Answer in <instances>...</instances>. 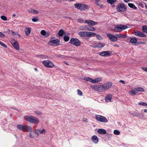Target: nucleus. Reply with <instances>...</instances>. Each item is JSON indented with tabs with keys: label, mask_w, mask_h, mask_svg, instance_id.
I'll return each instance as SVG.
<instances>
[{
	"label": "nucleus",
	"mask_w": 147,
	"mask_h": 147,
	"mask_svg": "<svg viewBox=\"0 0 147 147\" xmlns=\"http://www.w3.org/2000/svg\"><path fill=\"white\" fill-rule=\"evenodd\" d=\"M112 83L109 82L102 85H95L90 86L91 88L94 90L99 92H103L109 88L112 85Z\"/></svg>",
	"instance_id": "obj_1"
},
{
	"label": "nucleus",
	"mask_w": 147,
	"mask_h": 147,
	"mask_svg": "<svg viewBox=\"0 0 147 147\" xmlns=\"http://www.w3.org/2000/svg\"><path fill=\"white\" fill-rule=\"evenodd\" d=\"M26 121L32 124H38L40 122L39 120L37 117L27 115L24 117Z\"/></svg>",
	"instance_id": "obj_2"
},
{
	"label": "nucleus",
	"mask_w": 147,
	"mask_h": 147,
	"mask_svg": "<svg viewBox=\"0 0 147 147\" xmlns=\"http://www.w3.org/2000/svg\"><path fill=\"white\" fill-rule=\"evenodd\" d=\"M17 127L18 129L22 131H27L31 132L33 129L31 127L24 125L20 124L17 125Z\"/></svg>",
	"instance_id": "obj_3"
},
{
	"label": "nucleus",
	"mask_w": 147,
	"mask_h": 147,
	"mask_svg": "<svg viewBox=\"0 0 147 147\" xmlns=\"http://www.w3.org/2000/svg\"><path fill=\"white\" fill-rule=\"evenodd\" d=\"M75 8L81 11H85L89 8L88 5L86 4L77 3L74 4Z\"/></svg>",
	"instance_id": "obj_4"
},
{
	"label": "nucleus",
	"mask_w": 147,
	"mask_h": 147,
	"mask_svg": "<svg viewBox=\"0 0 147 147\" xmlns=\"http://www.w3.org/2000/svg\"><path fill=\"white\" fill-rule=\"evenodd\" d=\"M128 28V26L126 25L119 24L116 25L113 31L116 32H120Z\"/></svg>",
	"instance_id": "obj_5"
},
{
	"label": "nucleus",
	"mask_w": 147,
	"mask_h": 147,
	"mask_svg": "<svg viewBox=\"0 0 147 147\" xmlns=\"http://www.w3.org/2000/svg\"><path fill=\"white\" fill-rule=\"evenodd\" d=\"M116 9L118 12H122L126 11L127 9L124 4L119 3L117 5Z\"/></svg>",
	"instance_id": "obj_6"
},
{
	"label": "nucleus",
	"mask_w": 147,
	"mask_h": 147,
	"mask_svg": "<svg viewBox=\"0 0 147 147\" xmlns=\"http://www.w3.org/2000/svg\"><path fill=\"white\" fill-rule=\"evenodd\" d=\"M69 42L70 44L76 46H79L81 44L80 41L78 39L76 38H71Z\"/></svg>",
	"instance_id": "obj_7"
},
{
	"label": "nucleus",
	"mask_w": 147,
	"mask_h": 147,
	"mask_svg": "<svg viewBox=\"0 0 147 147\" xmlns=\"http://www.w3.org/2000/svg\"><path fill=\"white\" fill-rule=\"evenodd\" d=\"M42 63L45 66L47 67L53 68L54 66L53 63L51 61L48 60L42 61Z\"/></svg>",
	"instance_id": "obj_8"
},
{
	"label": "nucleus",
	"mask_w": 147,
	"mask_h": 147,
	"mask_svg": "<svg viewBox=\"0 0 147 147\" xmlns=\"http://www.w3.org/2000/svg\"><path fill=\"white\" fill-rule=\"evenodd\" d=\"M95 118L97 120L100 122L106 123L108 122L107 119L102 116L96 115L95 116Z\"/></svg>",
	"instance_id": "obj_9"
},
{
	"label": "nucleus",
	"mask_w": 147,
	"mask_h": 147,
	"mask_svg": "<svg viewBox=\"0 0 147 147\" xmlns=\"http://www.w3.org/2000/svg\"><path fill=\"white\" fill-rule=\"evenodd\" d=\"M60 44V40L58 39L51 40L48 43V45L51 46H56Z\"/></svg>",
	"instance_id": "obj_10"
},
{
	"label": "nucleus",
	"mask_w": 147,
	"mask_h": 147,
	"mask_svg": "<svg viewBox=\"0 0 147 147\" xmlns=\"http://www.w3.org/2000/svg\"><path fill=\"white\" fill-rule=\"evenodd\" d=\"M112 54V52L111 51H103L100 52L99 55L102 57L109 56Z\"/></svg>",
	"instance_id": "obj_11"
},
{
	"label": "nucleus",
	"mask_w": 147,
	"mask_h": 147,
	"mask_svg": "<svg viewBox=\"0 0 147 147\" xmlns=\"http://www.w3.org/2000/svg\"><path fill=\"white\" fill-rule=\"evenodd\" d=\"M107 35L111 41L115 42L117 40V36L109 33H107Z\"/></svg>",
	"instance_id": "obj_12"
},
{
	"label": "nucleus",
	"mask_w": 147,
	"mask_h": 147,
	"mask_svg": "<svg viewBox=\"0 0 147 147\" xmlns=\"http://www.w3.org/2000/svg\"><path fill=\"white\" fill-rule=\"evenodd\" d=\"M105 44L103 43L96 42L92 45V47L94 48H100L103 47L105 46Z\"/></svg>",
	"instance_id": "obj_13"
},
{
	"label": "nucleus",
	"mask_w": 147,
	"mask_h": 147,
	"mask_svg": "<svg viewBox=\"0 0 147 147\" xmlns=\"http://www.w3.org/2000/svg\"><path fill=\"white\" fill-rule=\"evenodd\" d=\"M85 23H87L90 26H94L97 24L98 23L97 22H95L92 20H86L84 22Z\"/></svg>",
	"instance_id": "obj_14"
},
{
	"label": "nucleus",
	"mask_w": 147,
	"mask_h": 147,
	"mask_svg": "<svg viewBox=\"0 0 147 147\" xmlns=\"http://www.w3.org/2000/svg\"><path fill=\"white\" fill-rule=\"evenodd\" d=\"M34 131L37 136H39L40 134H45L46 132V131L44 129H42L41 130L39 129H35Z\"/></svg>",
	"instance_id": "obj_15"
},
{
	"label": "nucleus",
	"mask_w": 147,
	"mask_h": 147,
	"mask_svg": "<svg viewBox=\"0 0 147 147\" xmlns=\"http://www.w3.org/2000/svg\"><path fill=\"white\" fill-rule=\"evenodd\" d=\"M134 34L135 35L139 36L142 37H146V36L145 34L139 31L135 32Z\"/></svg>",
	"instance_id": "obj_16"
},
{
	"label": "nucleus",
	"mask_w": 147,
	"mask_h": 147,
	"mask_svg": "<svg viewBox=\"0 0 147 147\" xmlns=\"http://www.w3.org/2000/svg\"><path fill=\"white\" fill-rule=\"evenodd\" d=\"M12 44L14 48L17 50L19 49V44L17 41L14 40V42H12Z\"/></svg>",
	"instance_id": "obj_17"
},
{
	"label": "nucleus",
	"mask_w": 147,
	"mask_h": 147,
	"mask_svg": "<svg viewBox=\"0 0 147 147\" xmlns=\"http://www.w3.org/2000/svg\"><path fill=\"white\" fill-rule=\"evenodd\" d=\"M112 99V95L111 94H108L106 96L105 100L106 102H109L111 101Z\"/></svg>",
	"instance_id": "obj_18"
},
{
	"label": "nucleus",
	"mask_w": 147,
	"mask_h": 147,
	"mask_svg": "<svg viewBox=\"0 0 147 147\" xmlns=\"http://www.w3.org/2000/svg\"><path fill=\"white\" fill-rule=\"evenodd\" d=\"M91 139L92 141L95 144H97L98 141V137L95 135L93 136Z\"/></svg>",
	"instance_id": "obj_19"
},
{
	"label": "nucleus",
	"mask_w": 147,
	"mask_h": 147,
	"mask_svg": "<svg viewBox=\"0 0 147 147\" xmlns=\"http://www.w3.org/2000/svg\"><path fill=\"white\" fill-rule=\"evenodd\" d=\"M87 32H78V34L81 37H87Z\"/></svg>",
	"instance_id": "obj_20"
},
{
	"label": "nucleus",
	"mask_w": 147,
	"mask_h": 147,
	"mask_svg": "<svg viewBox=\"0 0 147 147\" xmlns=\"http://www.w3.org/2000/svg\"><path fill=\"white\" fill-rule=\"evenodd\" d=\"M98 132L100 134H105L107 133V131L104 129H99L98 130Z\"/></svg>",
	"instance_id": "obj_21"
},
{
	"label": "nucleus",
	"mask_w": 147,
	"mask_h": 147,
	"mask_svg": "<svg viewBox=\"0 0 147 147\" xmlns=\"http://www.w3.org/2000/svg\"><path fill=\"white\" fill-rule=\"evenodd\" d=\"M96 35V34L94 32H87V37H90L94 36Z\"/></svg>",
	"instance_id": "obj_22"
},
{
	"label": "nucleus",
	"mask_w": 147,
	"mask_h": 147,
	"mask_svg": "<svg viewBox=\"0 0 147 147\" xmlns=\"http://www.w3.org/2000/svg\"><path fill=\"white\" fill-rule=\"evenodd\" d=\"M31 31V29L30 28H27L25 29L24 31L27 35H29L30 34Z\"/></svg>",
	"instance_id": "obj_23"
},
{
	"label": "nucleus",
	"mask_w": 147,
	"mask_h": 147,
	"mask_svg": "<svg viewBox=\"0 0 147 147\" xmlns=\"http://www.w3.org/2000/svg\"><path fill=\"white\" fill-rule=\"evenodd\" d=\"M137 93L136 88H134V90H132L129 92V94L131 96L134 95Z\"/></svg>",
	"instance_id": "obj_24"
},
{
	"label": "nucleus",
	"mask_w": 147,
	"mask_h": 147,
	"mask_svg": "<svg viewBox=\"0 0 147 147\" xmlns=\"http://www.w3.org/2000/svg\"><path fill=\"white\" fill-rule=\"evenodd\" d=\"M102 78H97L94 80L93 79L92 83H95L99 82L102 80Z\"/></svg>",
	"instance_id": "obj_25"
},
{
	"label": "nucleus",
	"mask_w": 147,
	"mask_h": 147,
	"mask_svg": "<svg viewBox=\"0 0 147 147\" xmlns=\"http://www.w3.org/2000/svg\"><path fill=\"white\" fill-rule=\"evenodd\" d=\"M117 0H107V1L109 3L112 5L114 7L115 5L114 4Z\"/></svg>",
	"instance_id": "obj_26"
},
{
	"label": "nucleus",
	"mask_w": 147,
	"mask_h": 147,
	"mask_svg": "<svg viewBox=\"0 0 147 147\" xmlns=\"http://www.w3.org/2000/svg\"><path fill=\"white\" fill-rule=\"evenodd\" d=\"M137 41V39L135 37H131L130 38V42L132 43H135Z\"/></svg>",
	"instance_id": "obj_27"
},
{
	"label": "nucleus",
	"mask_w": 147,
	"mask_h": 147,
	"mask_svg": "<svg viewBox=\"0 0 147 147\" xmlns=\"http://www.w3.org/2000/svg\"><path fill=\"white\" fill-rule=\"evenodd\" d=\"M129 7L131 8H133L134 9H136L137 7L133 4L131 3H128V4Z\"/></svg>",
	"instance_id": "obj_28"
},
{
	"label": "nucleus",
	"mask_w": 147,
	"mask_h": 147,
	"mask_svg": "<svg viewBox=\"0 0 147 147\" xmlns=\"http://www.w3.org/2000/svg\"><path fill=\"white\" fill-rule=\"evenodd\" d=\"M83 80L87 81L90 82L92 83L93 79L90 77H84L83 78Z\"/></svg>",
	"instance_id": "obj_29"
},
{
	"label": "nucleus",
	"mask_w": 147,
	"mask_h": 147,
	"mask_svg": "<svg viewBox=\"0 0 147 147\" xmlns=\"http://www.w3.org/2000/svg\"><path fill=\"white\" fill-rule=\"evenodd\" d=\"M64 32V31L63 30L60 29L59 31L58 34L59 36H61L63 35Z\"/></svg>",
	"instance_id": "obj_30"
},
{
	"label": "nucleus",
	"mask_w": 147,
	"mask_h": 147,
	"mask_svg": "<svg viewBox=\"0 0 147 147\" xmlns=\"http://www.w3.org/2000/svg\"><path fill=\"white\" fill-rule=\"evenodd\" d=\"M116 36L117 37L119 38H125L127 37V35L125 34L122 35L121 34H116Z\"/></svg>",
	"instance_id": "obj_31"
},
{
	"label": "nucleus",
	"mask_w": 147,
	"mask_h": 147,
	"mask_svg": "<svg viewBox=\"0 0 147 147\" xmlns=\"http://www.w3.org/2000/svg\"><path fill=\"white\" fill-rule=\"evenodd\" d=\"M135 88L137 93L139 92H142L144 91V90L141 87H138Z\"/></svg>",
	"instance_id": "obj_32"
},
{
	"label": "nucleus",
	"mask_w": 147,
	"mask_h": 147,
	"mask_svg": "<svg viewBox=\"0 0 147 147\" xmlns=\"http://www.w3.org/2000/svg\"><path fill=\"white\" fill-rule=\"evenodd\" d=\"M81 29L82 30H88V27L87 26H83L80 27Z\"/></svg>",
	"instance_id": "obj_33"
},
{
	"label": "nucleus",
	"mask_w": 147,
	"mask_h": 147,
	"mask_svg": "<svg viewBox=\"0 0 147 147\" xmlns=\"http://www.w3.org/2000/svg\"><path fill=\"white\" fill-rule=\"evenodd\" d=\"M142 29L144 32L147 33V26H143Z\"/></svg>",
	"instance_id": "obj_34"
},
{
	"label": "nucleus",
	"mask_w": 147,
	"mask_h": 147,
	"mask_svg": "<svg viewBox=\"0 0 147 147\" xmlns=\"http://www.w3.org/2000/svg\"><path fill=\"white\" fill-rule=\"evenodd\" d=\"M139 105H141L142 106H147V103L145 102H140L138 103Z\"/></svg>",
	"instance_id": "obj_35"
},
{
	"label": "nucleus",
	"mask_w": 147,
	"mask_h": 147,
	"mask_svg": "<svg viewBox=\"0 0 147 147\" xmlns=\"http://www.w3.org/2000/svg\"><path fill=\"white\" fill-rule=\"evenodd\" d=\"M95 30L96 29L95 28L90 26L89 27H88V31H95Z\"/></svg>",
	"instance_id": "obj_36"
},
{
	"label": "nucleus",
	"mask_w": 147,
	"mask_h": 147,
	"mask_svg": "<svg viewBox=\"0 0 147 147\" xmlns=\"http://www.w3.org/2000/svg\"><path fill=\"white\" fill-rule=\"evenodd\" d=\"M77 94L80 96H82L83 95L82 92L79 89L77 90Z\"/></svg>",
	"instance_id": "obj_37"
},
{
	"label": "nucleus",
	"mask_w": 147,
	"mask_h": 147,
	"mask_svg": "<svg viewBox=\"0 0 147 147\" xmlns=\"http://www.w3.org/2000/svg\"><path fill=\"white\" fill-rule=\"evenodd\" d=\"M69 37L68 36H64L63 40L66 42L68 41L69 40Z\"/></svg>",
	"instance_id": "obj_38"
},
{
	"label": "nucleus",
	"mask_w": 147,
	"mask_h": 147,
	"mask_svg": "<svg viewBox=\"0 0 147 147\" xmlns=\"http://www.w3.org/2000/svg\"><path fill=\"white\" fill-rule=\"evenodd\" d=\"M114 134L116 135H119L120 134V132L119 131L117 130H115L113 131Z\"/></svg>",
	"instance_id": "obj_39"
},
{
	"label": "nucleus",
	"mask_w": 147,
	"mask_h": 147,
	"mask_svg": "<svg viewBox=\"0 0 147 147\" xmlns=\"http://www.w3.org/2000/svg\"><path fill=\"white\" fill-rule=\"evenodd\" d=\"M32 21L34 22H36L38 21V18L36 17H34L32 19Z\"/></svg>",
	"instance_id": "obj_40"
},
{
	"label": "nucleus",
	"mask_w": 147,
	"mask_h": 147,
	"mask_svg": "<svg viewBox=\"0 0 147 147\" xmlns=\"http://www.w3.org/2000/svg\"><path fill=\"white\" fill-rule=\"evenodd\" d=\"M1 19L4 21H6L7 20V17L4 16H2L1 17Z\"/></svg>",
	"instance_id": "obj_41"
},
{
	"label": "nucleus",
	"mask_w": 147,
	"mask_h": 147,
	"mask_svg": "<svg viewBox=\"0 0 147 147\" xmlns=\"http://www.w3.org/2000/svg\"><path fill=\"white\" fill-rule=\"evenodd\" d=\"M0 45L4 48H7V46L2 42L0 41Z\"/></svg>",
	"instance_id": "obj_42"
},
{
	"label": "nucleus",
	"mask_w": 147,
	"mask_h": 147,
	"mask_svg": "<svg viewBox=\"0 0 147 147\" xmlns=\"http://www.w3.org/2000/svg\"><path fill=\"white\" fill-rule=\"evenodd\" d=\"M77 21L78 22L81 23H83L84 22V20L81 18H79L78 19Z\"/></svg>",
	"instance_id": "obj_43"
},
{
	"label": "nucleus",
	"mask_w": 147,
	"mask_h": 147,
	"mask_svg": "<svg viewBox=\"0 0 147 147\" xmlns=\"http://www.w3.org/2000/svg\"><path fill=\"white\" fill-rule=\"evenodd\" d=\"M46 32L45 30H42L41 31L40 33L42 35L45 36V35Z\"/></svg>",
	"instance_id": "obj_44"
},
{
	"label": "nucleus",
	"mask_w": 147,
	"mask_h": 147,
	"mask_svg": "<svg viewBox=\"0 0 147 147\" xmlns=\"http://www.w3.org/2000/svg\"><path fill=\"white\" fill-rule=\"evenodd\" d=\"M96 37L99 40H101L102 39V37L100 36V35L96 34Z\"/></svg>",
	"instance_id": "obj_45"
},
{
	"label": "nucleus",
	"mask_w": 147,
	"mask_h": 147,
	"mask_svg": "<svg viewBox=\"0 0 147 147\" xmlns=\"http://www.w3.org/2000/svg\"><path fill=\"white\" fill-rule=\"evenodd\" d=\"M40 58L43 59H47L48 58V57L46 55H41Z\"/></svg>",
	"instance_id": "obj_46"
},
{
	"label": "nucleus",
	"mask_w": 147,
	"mask_h": 147,
	"mask_svg": "<svg viewBox=\"0 0 147 147\" xmlns=\"http://www.w3.org/2000/svg\"><path fill=\"white\" fill-rule=\"evenodd\" d=\"M5 36V34L2 32H0V37L1 38H3Z\"/></svg>",
	"instance_id": "obj_47"
},
{
	"label": "nucleus",
	"mask_w": 147,
	"mask_h": 147,
	"mask_svg": "<svg viewBox=\"0 0 147 147\" xmlns=\"http://www.w3.org/2000/svg\"><path fill=\"white\" fill-rule=\"evenodd\" d=\"M29 136L31 138H34V134L32 133H30V134Z\"/></svg>",
	"instance_id": "obj_48"
},
{
	"label": "nucleus",
	"mask_w": 147,
	"mask_h": 147,
	"mask_svg": "<svg viewBox=\"0 0 147 147\" xmlns=\"http://www.w3.org/2000/svg\"><path fill=\"white\" fill-rule=\"evenodd\" d=\"M142 69L144 71H147V67H142Z\"/></svg>",
	"instance_id": "obj_49"
},
{
	"label": "nucleus",
	"mask_w": 147,
	"mask_h": 147,
	"mask_svg": "<svg viewBox=\"0 0 147 147\" xmlns=\"http://www.w3.org/2000/svg\"><path fill=\"white\" fill-rule=\"evenodd\" d=\"M35 112L38 114V115H41V114H42V113L40 111H35Z\"/></svg>",
	"instance_id": "obj_50"
},
{
	"label": "nucleus",
	"mask_w": 147,
	"mask_h": 147,
	"mask_svg": "<svg viewBox=\"0 0 147 147\" xmlns=\"http://www.w3.org/2000/svg\"><path fill=\"white\" fill-rule=\"evenodd\" d=\"M33 13L35 14H37L38 13V11L37 10H34V11H33Z\"/></svg>",
	"instance_id": "obj_51"
},
{
	"label": "nucleus",
	"mask_w": 147,
	"mask_h": 147,
	"mask_svg": "<svg viewBox=\"0 0 147 147\" xmlns=\"http://www.w3.org/2000/svg\"><path fill=\"white\" fill-rule=\"evenodd\" d=\"M50 33L49 32H46L45 35V37H48L50 35Z\"/></svg>",
	"instance_id": "obj_52"
},
{
	"label": "nucleus",
	"mask_w": 147,
	"mask_h": 147,
	"mask_svg": "<svg viewBox=\"0 0 147 147\" xmlns=\"http://www.w3.org/2000/svg\"><path fill=\"white\" fill-rule=\"evenodd\" d=\"M34 9H31L30 10V11H29V13H33V11H34Z\"/></svg>",
	"instance_id": "obj_53"
},
{
	"label": "nucleus",
	"mask_w": 147,
	"mask_h": 147,
	"mask_svg": "<svg viewBox=\"0 0 147 147\" xmlns=\"http://www.w3.org/2000/svg\"><path fill=\"white\" fill-rule=\"evenodd\" d=\"M119 82H121V83H122L123 84H125V82H124V81H123L122 80H120L119 81Z\"/></svg>",
	"instance_id": "obj_54"
},
{
	"label": "nucleus",
	"mask_w": 147,
	"mask_h": 147,
	"mask_svg": "<svg viewBox=\"0 0 147 147\" xmlns=\"http://www.w3.org/2000/svg\"><path fill=\"white\" fill-rule=\"evenodd\" d=\"M36 57H41V55H36Z\"/></svg>",
	"instance_id": "obj_55"
},
{
	"label": "nucleus",
	"mask_w": 147,
	"mask_h": 147,
	"mask_svg": "<svg viewBox=\"0 0 147 147\" xmlns=\"http://www.w3.org/2000/svg\"><path fill=\"white\" fill-rule=\"evenodd\" d=\"M56 56L58 57H60L61 55H57Z\"/></svg>",
	"instance_id": "obj_56"
},
{
	"label": "nucleus",
	"mask_w": 147,
	"mask_h": 147,
	"mask_svg": "<svg viewBox=\"0 0 147 147\" xmlns=\"http://www.w3.org/2000/svg\"><path fill=\"white\" fill-rule=\"evenodd\" d=\"M98 2H95V3L97 5H99V4L98 3Z\"/></svg>",
	"instance_id": "obj_57"
},
{
	"label": "nucleus",
	"mask_w": 147,
	"mask_h": 147,
	"mask_svg": "<svg viewBox=\"0 0 147 147\" xmlns=\"http://www.w3.org/2000/svg\"><path fill=\"white\" fill-rule=\"evenodd\" d=\"M124 1L125 2H126V3H127L129 1V0H124Z\"/></svg>",
	"instance_id": "obj_58"
},
{
	"label": "nucleus",
	"mask_w": 147,
	"mask_h": 147,
	"mask_svg": "<svg viewBox=\"0 0 147 147\" xmlns=\"http://www.w3.org/2000/svg\"><path fill=\"white\" fill-rule=\"evenodd\" d=\"M84 121L85 122H87V119L86 118V119H84Z\"/></svg>",
	"instance_id": "obj_59"
},
{
	"label": "nucleus",
	"mask_w": 147,
	"mask_h": 147,
	"mask_svg": "<svg viewBox=\"0 0 147 147\" xmlns=\"http://www.w3.org/2000/svg\"><path fill=\"white\" fill-rule=\"evenodd\" d=\"M144 113H147V110L146 109H145L144 110Z\"/></svg>",
	"instance_id": "obj_60"
},
{
	"label": "nucleus",
	"mask_w": 147,
	"mask_h": 147,
	"mask_svg": "<svg viewBox=\"0 0 147 147\" xmlns=\"http://www.w3.org/2000/svg\"><path fill=\"white\" fill-rule=\"evenodd\" d=\"M100 7L101 8H102V7H103V5H100Z\"/></svg>",
	"instance_id": "obj_61"
},
{
	"label": "nucleus",
	"mask_w": 147,
	"mask_h": 147,
	"mask_svg": "<svg viewBox=\"0 0 147 147\" xmlns=\"http://www.w3.org/2000/svg\"><path fill=\"white\" fill-rule=\"evenodd\" d=\"M13 16L15 17L16 16V14L15 13H13L12 15Z\"/></svg>",
	"instance_id": "obj_62"
},
{
	"label": "nucleus",
	"mask_w": 147,
	"mask_h": 147,
	"mask_svg": "<svg viewBox=\"0 0 147 147\" xmlns=\"http://www.w3.org/2000/svg\"><path fill=\"white\" fill-rule=\"evenodd\" d=\"M114 47H118V45H114Z\"/></svg>",
	"instance_id": "obj_63"
},
{
	"label": "nucleus",
	"mask_w": 147,
	"mask_h": 147,
	"mask_svg": "<svg viewBox=\"0 0 147 147\" xmlns=\"http://www.w3.org/2000/svg\"><path fill=\"white\" fill-rule=\"evenodd\" d=\"M95 2H99L100 1V0H95Z\"/></svg>",
	"instance_id": "obj_64"
}]
</instances>
